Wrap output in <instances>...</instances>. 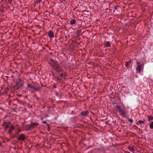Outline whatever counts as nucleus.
<instances>
[{"instance_id": "f257e3e1", "label": "nucleus", "mask_w": 153, "mask_h": 153, "mask_svg": "<svg viewBox=\"0 0 153 153\" xmlns=\"http://www.w3.org/2000/svg\"><path fill=\"white\" fill-rule=\"evenodd\" d=\"M39 125V123L37 122L31 123L29 125L25 126L26 130H29Z\"/></svg>"}, {"instance_id": "f03ea898", "label": "nucleus", "mask_w": 153, "mask_h": 153, "mask_svg": "<svg viewBox=\"0 0 153 153\" xmlns=\"http://www.w3.org/2000/svg\"><path fill=\"white\" fill-rule=\"evenodd\" d=\"M137 66L136 68V71L140 73L142 71V68H143V65H142L140 62H136Z\"/></svg>"}, {"instance_id": "7ed1b4c3", "label": "nucleus", "mask_w": 153, "mask_h": 153, "mask_svg": "<svg viewBox=\"0 0 153 153\" xmlns=\"http://www.w3.org/2000/svg\"><path fill=\"white\" fill-rule=\"evenodd\" d=\"M53 68V69L58 72H62V71L61 66L58 65L56 63H54Z\"/></svg>"}, {"instance_id": "20e7f679", "label": "nucleus", "mask_w": 153, "mask_h": 153, "mask_svg": "<svg viewBox=\"0 0 153 153\" xmlns=\"http://www.w3.org/2000/svg\"><path fill=\"white\" fill-rule=\"evenodd\" d=\"M12 124L10 122H4L3 124V126L5 128V130L8 128L9 127V126H11V125Z\"/></svg>"}, {"instance_id": "39448f33", "label": "nucleus", "mask_w": 153, "mask_h": 153, "mask_svg": "<svg viewBox=\"0 0 153 153\" xmlns=\"http://www.w3.org/2000/svg\"><path fill=\"white\" fill-rule=\"evenodd\" d=\"M119 112L121 114V115L124 117H126V111L125 110H121L119 111Z\"/></svg>"}, {"instance_id": "423d86ee", "label": "nucleus", "mask_w": 153, "mask_h": 153, "mask_svg": "<svg viewBox=\"0 0 153 153\" xmlns=\"http://www.w3.org/2000/svg\"><path fill=\"white\" fill-rule=\"evenodd\" d=\"M89 112L88 111H84L81 113V115L84 117L87 116Z\"/></svg>"}, {"instance_id": "0eeeda50", "label": "nucleus", "mask_w": 153, "mask_h": 153, "mask_svg": "<svg viewBox=\"0 0 153 153\" xmlns=\"http://www.w3.org/2000/svg\"><path fill=\"white\" fill-rule=\"evenodd\" d=\"M25 136L23 134H22L19 136L18 138V140L22 141L24 140Z\"/></svg>"}, {"instance_id": "6e6552de", "label": "nucleus", "mask_w": 153, "mask_h": 153, "mask_svg": "<svg viewBox=\"0 0 153 153\" xmlns=\"http://www.w3.org/2000/svg\"><path fill=\"white\" fill-rule=\"evenodd\" d=\"M104 45L106 48L109 47L111 46L110 43L109 41H107L104 43Z\"/></svg>"}, {"instance_id": "1a4fd4ad", "label": "nucleus", "mask_w": 153, "mask_h": 153, "mask_svg": "<svg viewBox=\"0 0 153 153\" xmlns=\"http://www.w3.org/2000/svg\"><path fill=\"white\" fill-rule=\"evenodd\" d=\"M54 33L52 31H49L48 33V36L51 38L54 37Z\"/></svg>"}, {"instance_id": "9d476101", "label": "nucleus", "mask_w": 153, "mask_h": 153, "mask_svg": "<svg viewBox=\"0 0 153 153\" xmlns=\"http://www.w3.org/2000/svg\"><path fill=\"white\" fill-rule=\"evenodd\" d=\"M14 129V126L13 124L11 125L10 129L8 131V133L9 134L10 133V131H11L13 130Z\"/></svg>"}, {"instance_id": "9b49d317", "label": "nucleus", "mask_w": 153, "mask_h": 153, "mask_svg": "<svg viewBox=\"0 0 153 153\" xmlns=\"http://www.w3.org/2000/svg\"><path fill=\"white\" fill-rule=\"evenodd\" d=\"M147 120L149 122H150L151 120H153V116H150L148 117Z\"/></svg>"}, {"instance_id": "f8f14e48", "label": "nucleus", "mask_w": 153, "mask_h": 153, "mask_svg": "<svg viewBox=\"0 0 153 153\" xmlns=\"http://www.w3.org/2000/svg\"><path fill=\"white\" fill-rule=\"evenodd\" d=\"M76 20L74 19H72L71 20L70 22V24L71 25H73L76 24Z\"/></svg>"}, {"instance_id": "ddd939ff", "label": "nucleus", "mask_w": 153, "mask_h": 153, "mask_svg": "<svg viewBox=\"0 0 153 153\" xmlns=\"http://www.w3.org/2000/svg\"><path fill=\"white\" fill-rule=\"evenodd\" d=\"M115 108L117 109L118 112L121 110V108L118 105H116Z\"/></svg>"}, {"instance_id": "4468645a", "label": "nucleus", "mask_w": 153, "mask_h": 153, "mask_svg": "<svg viewBox=\"0 0 153 153\" xmlns=\"http://www.w3.org/2000/svg\"><path fill=\"white\" fill-rule=\"evenodd\" d=\"M115 108L117 109L118 112L121 110V108L118 105H116Z\"/></svg>"}, {"instance_id": "2eb2a0df", "label": "nucleus", "mask_w": 153, "mask_h": 153, "mask_svg": "<svg viewBox=\"0 0 153 153\" xmlns=\"http://www.w3.org/2000/svg\"><path fill=\"white\" fill-rule=\"evenodd\" d=\"M81 30L80 29H78L76 31V33L78 35H79L81 33Z\"/></svg>"}, {"instance_id": "dca6fc26", "label": "nucleus", "mask_w": 153, "mask_h": 153, "mask_svg": "<svg viewBox=\"0 0 153 153\" xmlns=\"http://www.w3.org/2000/svg\"><path fill=\"white\" fill-rule=\"evenodd\" d=\"M27 87H28V88H31L32 89H33V87H34L32 85L29 84H27Z\"/></svg>"}, {"instance_id": "f3484780", "label": "nucleus", "mask_w": 153, "mask_h": 153, "mask_svg": "<svg viewBox=\"0 0 153 153\" xmlns=\"http://www.w3.org/2000/svg\"><path fill=\"white\" fill-rule=\"evenodd\" d=\"M149 127L150 128L153 129V122H151L149 125Z\"/></svg>"}, {"instance_id": "a211bd4d", "label": "nucleus", "mask_w": 153, "mask_h": 153, "mask_svg": "<svg viewBox=\"0 0 153 153\" xmlns=\"http://www.w3.org/2000/svg\"><path fill=\"white\" fill-rule=\"evenodd\" d=\"M131 61L130 60L129 61L125 63V66L126 67H127L128 65L131 63Z\"/></svg>"}, {"instance_id": "6ab92c4d", "label": "nucleus", "mask_w": 153, "mask_h": 153, "mask_svg": "<svg viewBox=\"0 0 153 153\" xmlns=\"http://www.w3.org/2000/svg\"><path fill=\"white\" fill-rule=\"evenodd\" d=\"M63 76V74H60L59 76L58 79H60L62 80Z\"/></svg>"}, {"instance_id": "aec40b11", "label": "nucleus", "mask_w": 153, "mask_h": 153, "mask_svg": "<svg viewBox=\"0 0 153 153\" xmlns=\"http://www.w3.org/2000/svg\"><path fill=\"white\" fill-rule=\"evenodd\" d=\"M33 89L35 91H36L39 90V88H37L36 87H33Z\"/></svg>"}, {"instance_id": "412c9836", "label": "nucleus", "mask_w": 153, "mask_h": 153, "mask_svg": "<svg viewBox=\"0 0 153 153\" xmlns=\"http://www.w3.org/2000/svg\"><path fill=\"white\" fill-rule=\"evenodd\" d=\"M138 123L139 124L141 125V124L144 123V121H143L139 120L138 121Z\"/></svg>"}, {"instance_id": "4be33fe9", "label": "nucleus", "mask_w": 153, "mask_h": 153, "mask_svg": "<svg viewBox=\"0 0 153 153\" xmlns=\"http://www.w3.org/2000/svg\"><path fill=\"white\" fill-rule=\"evenodd\" d=\"M129 150L131 152H133L134 151L133 149L131 148H129Z\"/></svg>"}, {"instance_id": "5701e85b", "label": "nucleus", "mask_w": 153, "mask_h": 153, "mask_svg": "<svg viewBox=\"0 0 153 153\" xmlns=\"http://www.w3.org/2000/svg\"><path fill=\"white\" fill-rule=\"evenodd\" d=\"M42 123L44 124H47V122L45 121H42Z\"/></svg>"}, {"instance_id": "b1692460", "label": "nucleus", "mask_w": 153, "mask_h": 153, "mask_svg": "<svg viewBox=\"0 0 153 153\" xmlns=\"http://www.w3.org/2000/svg\"><path fill=\"white\" fill-rule=\"evenodd\" d=\"M129 121L131 122V123H132L133 122V120H130Z\"/></svg>"}, {"instance_id": "393cba45", "label": "nucleus", "mask_w": 153, "mask_h": 153, "mask_svg": "<svg viewBox=\"0 0 153 153\" xmlns=\"http://www.w3.org/2000/svg\"><path fill=\"white\" fill-rule=\"evenodd\" d=\"M8 1L10 2L11 3L12 0H8Z\"/></svg>"}, {"instance_id": "a878e982", "label": "nucleus", "mask_w": 153, "mask_h": 153, "mask_svg": "<svg viewBox=\"0 0 153 153\" xmlns=\"http://www.w3.org/2000/svg\"><path fill=\"white\" fill-rule=\"evenodd\" d=\"M43 120V118H41V120Z\"/></svg>"}, {"instance_id": "bb28decb", "label": "nucleus", "mask_w": 153, "mask_h": 153, "mask_svg": "<svg viewBox=\"0 0 153 153\" xmlns=\"http://www.w3.org/2000/svg\"><path fill=\"white\" fill-rule=\"evenodd\" d=\"M64 0L65 1V0Z\"/></svg>"}]
</instances>
